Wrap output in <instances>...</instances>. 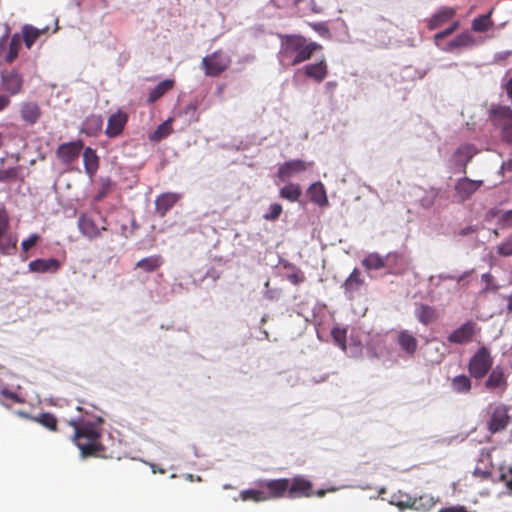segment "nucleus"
Segmentation results:
<instances>
[{"instance_id":"39448f33","label":"nucleus","mask_w":512,"mask_h":512,"mask_svg":"<svg viewBox=\"0 0 512 512\" xmlns=\"http://www.w3.org/2000/svg\"><path fill=\"white\" fill-rule=\"evenodd\" d=\"M231 56L222 49L205 56L201 61V68L206 76L218 77L231 65Z\"/></svg>"},{"instance_id":"473e14b6","label":"nucleus","mask_w":512,"mask_h":512,"mask_svg":"<svg viewBox=\"0 0 512 512\" xmlns=\"http://www.w3.org/2000/svg\"><path fill=\"white\" fill-rule=\"evenodd\" d=\"M22 46V38L21 35L15 33L11 36L8 51L4 56L5 62L11 64L13 63L19 55V51Z\"/></svg>"},{"instance_id":"5701e85b","label":"nucleus","mask_w":512,"mask_h":512,"mask_svg":"<svg viewBox=\"0 0 512 512\" xmlns=\"http://www.w3.org/2000/svg\"><path fill=\"white\" fill-rule=\"evenodd\" d=\"M476 153L477 149L472 144H463L455 151L454 158L457 163L462 165L464 173H466L468 162L474 157Z\"/></svg>"},{"instance_id":"c85d7f7f","label":"nucleus","mask_w":512,"mask_h":512,"mask_svg":"<svg viewBox=\"0 0 512 512\" xmlns=\"http://www.w3.org/2000/svg\"><path fill=\"white\" fill-rule=\"evenodd\" d=\"M83 161L86 173L89 176H93L99 168V157L95 150L90 147L85 148L83 152Z\"/></svg>"},{"instance_id":"412c9836","label":"nucleus","mask_w":512,"mask_h":512,"mask_svg":"<svg viewBox=\"0 0 512 512\" xmlns=\"http://www.w3.org/2000/svg\"><path fill=\"white\" fill-rule=\"evenodd\" d=\"M304 73L308 78H311L318 83L322 82L328 74V68L325 59L323 58L317 63L306 65L304 67Z\"/></svg>"},{"instance_id":"3c124183","label":"nucleus","mask_w":512,"mask_h":512,"mask_svg":"<svg viewBox=\"0 0 512 512\" xmlns=\"http://www.w3.org/2000/svg\"><path fill=\"white\" fill-rule=\"evenodd\" d=\"M110 188H111V181L107 180L106 182L103 183L102 191L99 193L97 199H101L102 197H104Z\"/></svg>"},{"instance_id":"a878e982","label":"nucleus","mask_w":512,"mask_h":512,"mask_svg":"<svg viewBox=\"0 0 512 512\" xmlns=\"http://www.w3.org/2000/svg\"><path fill=\"white\" fill-rule=\"evenodd\" d=\"M103 126V120L99 115H91L82 124L81 132L87 136H97Z\"/></svg>"},{"instance_id":"7ed1b4c3","label":"nucleus","mask_w":512,"mask_h":512,"mask_svg":"<svg viewBox=\"0 0 512 512\" xmlns=\"http://www.w3.org/2000/svg\"><path fill=\"white\" fill-rule=\"evenodd\" d=\"M262 486L270 489L273 496L280 498H309L314 495L313 484L302 475L293 478L272 479L262 483Z\"/></svg>"},{"instance_id":"0eeeda50","label":"nucleus","mask_w":512,"mask_h":512,"mask_svg":"<svg viewBox=\"0 0 512 512\" xmlns=\"http://www.w3.org/2000/svg\"><path fill=\"white\" fill-rule=\"evenodd\" d=\"M494 126L501 130L502 139L512 144V110L510 107L500 106L492 110Z\"/></svg>"},{"instance_id":"58836bf2","label":"nucleus","mask_w":512,"mask_h":512,"mask_svg":"<svg viewBox=\"0 0 512 512\" xmlns=\"http://www.w3.org/2000/svg\"><path fill=\"white\" fill-rule=\"evenodd\" d=\"M171 120H167L160 124L158 128L154 131V133L150 136L152 141H160L161 139L167 137L171 133Z\"/></svg>"},{"instance_id":"a211bd4d","label":"nucleus","mask_w":512,"mask_h":512,"mask_svg":"<svg viewBox=\"0 0 512 512\" xmlns=\"http://www.w3.org/2000/svg\"><path fill=\"white\" fill-rule=\"evenodd\" d=\"M397 344L409 356L414 355L418 348L417 338L408 330H402L398 333Z\"/></svg>"},{"instance_id":"c03bdc74","label":"nucleus","mask_w":512,"mask_h":512,"mask_svg":"<svg viewBox=\"0 0 512 512\" xmlns=\"http://www.w3.org/2000/svg\"><path fill=\"white\" fill-rule=\"evenodd\" d=\"M40 237L39 235L37 234H32L31 236H29L27 239H25L21 246H22V250L24 252H27L28 250H30L33 246L36 245V243L39 241Z\"/></svg>"},{"instance_id":"13d9d810","label":"nucleus","mask_w":512,"mask_h":512,"mask_svg":"<svg viewBox=\"0 0 512 512\" xmlns=\"http://www.w3.org/2000/svg\"><path fill=\"white\" fill-rule=\"evenodd\" d=\"M295 1H296V3H299L301 0H295Z\"/></svg>"},{"instance_id":"c9c22d12","label":"nucleus","mask_w":512,"mask_h":512,"mask_svg":"<svg viewBox=\"0 0 512 512\" xmlns=\"http://www.w3.org/2000/svg\"><path fill=\"white\" fill-rule=\"evenodd\" d=\"M301 194L300 186L293 183H289L280 189V196L290 202L298 201Z\"/></svg>"},{"instance_id":"4c0bfd02","label":"nucleus","mask_w":512,"mask_h":512,"mask_svg":"<svg viewBox=\"0 0 512 512\" xmlns=\"http://www.w3.org/2000/svg\"><path fill=\"white\" fill-rule=\"evenodd\" d=\"M363 266L369 270H378L385 266L384 259L377 253H371L362 261Z\"/></svg>"},{"instance_id":"de8ad7c7","label":"nucleus","mask_w":512,"mask_h":512,"mask_svg":"<svg viewBox=\"0 0 512 512\" xmlns=\"http://www.w3.org/2000/svg\"><path fill=\"white\" fill-rule=\"evenodd\" d=\"M458 27V22H455L453 23L450 27H448L447 29L441 31V32H438L436 35H435V39L436 40H439V39H443L447 36H449L450 34H452Z\"/></svg>"},{"instance_id":"864d4df0","label":"nucleus","mask_w":512,"mask_h":512,"mask_svg":"<svg viewBox=\"0 0 512 512\" xmlns=\"http://www.w3.org/2000/svg\"><path fill=\"white\" fill-rule=\"evenodd\" d=\"M474 232H476V229H475L473 226H467V227H465V228H462V229L458 232V234H459L460 236H466V235L472 234V233H474Z\"/></svg>"},{"instance_id":"09e8293b","label":"nucleus","mask_w":512,"mask_h":512,"mask_svg":"<svg viewBox=\"0 0 512 512\" xmlns=\"http://www.w3.org/2000/svg\"><path fill=\"white\" fill-rule=\"evenodd\" d=\"M287 278L294 285H299L300 283L304 282V280H305V276L302 272H295V273L289 274L287 276Z\"/></svg>"},{"instance_id":"6e6d98bb","label":"nucleus","mask_w":512,"mask_h":512,"mask_svg":"<svg viewBox=\"0 0 512 512\" xmlns=\"http://www.w3.org/2000/svg\"><path fill=\"white\" fill-rule=\"evenodd\" d=\"M326 491L323 490V489H320L318 490L316 493H314V495L318 496V497H323L325 495Z\"/></svg>"},{"instance_id":"b1692460","label":"nucleus","mask_w":512,"mask_h":512,"mask_svg":"<svg viewBox=\"0 0 512 512\" xmlns=\"http://www.w3.org/2000/svg\"><path fill=\"white\" fill-rule=\"evenodd\" d=\"M25 398L17 391L10 390L7 386L0 388V404L6 408H11L13 404H23Z\"/></svg>"},{"instance_id":"ea45409f","label":"nucleus","mask_w":512,"mask_h":512,"mask_svg":"<svg viewBox=\"0 0 512 512\" xmlns=\"http://www.w3.org/2000/svg\"><path fill=\"white\" fill-rule=\"evenodd\" d=\"M474 44V39L469 33H461L453 41L450 42L451 48L467 47Z\"/></svg>"},{"instance_id":"79ce46f5","label":"nucleus","mask_w":512,"mask_h":512,"mask_svg":"<svg viewBox=\"0 0 512 512\" xmlns=\"http://www.w3.org/2000/svg\"><path fill=\"white\" fill-rule=\"evenodd\" d=\"M18 174L17 168L10 167L7 169H1L0 170V182H5L11 179L16 178Z\"/></svg>"},{"instance_id":"a19ab883","label":"nucleus","mask_w":512,"mask_h":512,"mask_svg":"<svg viewBox=\"0 0 512 512\" xmlns=\"http://www.w3.org/2000/svg\"><path fill=\"white\" fill-rule=\"evenodd\" d=\"M282 210V206L279 203H273L269 206V212L266 213L263 217L265 220L275 221L281 215Z\"/></svg>"},{"instance_id":"5fc2aeb1","label":"nucleus","mask_w":512,"mask_h":512,"mask_svg":"<svg viewBox=\"0 0 512 512\" xmlns=\"http://www.w3.org/2000/svg\"><path fill=\"white\" fill-rule=\"evenodd\" d=\"M506 301L508 311L512 312V293L509 296H507Z\"/></svg>"},{"instance_id":"aec40b11","label":"nucleus","mask_w":512,"mask_h":512,"mask_svg":"<svg viewBox=\"0 0 512 512\" xmlns=\"http://www.w3.org/2000/svg\"><path fill=\"white\" fill-rule=\"evenodd\" d=\"M60 268V262L57 259H36L29 263V270L37 273H55Z\"/></svg>"},{"instance_id":"f704fd0d","label":"nucleus","mask_w":512,"mask_h":512,"mask_svg":"<svg viewBox=\"0 0 512 512\" xmlns=\"http://www.w3.org/2000/svg\"><path fill=\"white\" fill-rule=\"evenodd\" d=\"M451 387H452L453 391H455L457 393L467 394L471 391L472 382H471L470 377H468L467 375L461 374V375L455 376L451 380Z\"/></svg>"},{"instance_id":"dca6fc26","label":"nucleus","mask_w":512,"mask_h":512,"mask_svg":"<svg viewBox=\"0 0 512 512\" xmlns=\"http://www.w3.org/2000/svg\"><path fill=\"white\" fill-rule=\"evenodd\" d=\"M180 195L173 192H166L159 195L155 200L156 213L164 217L166 213L173 208V206L179 201Z\"/></svg>"},{"instance_id":"6e6552de","label":"nucleus","mask_w":512,"mask_h":512,"mask_svg":"<svg viewBox=\"0 0 512 512\" xmlns=\"http://www.w3.org/2000/svg\"><path fill=\"white\" fill-rule=\"evenodd\" d=\"M510 407L505 404L496 405L487 421V429L492 434L505 430L510 422Z\"/></svg>"},{"instance_id":"2f4dec72","label":"nucleus","mask_w":512,"mask_h":512,"mask_svg":"<svg viewBox=\"0 0 512 512\" xmlns=\"http://www.w3.org/2000/svg\"><path fill=\"white\" fill-rule=\"evenodd\" d=\"M163 264V259L160 255H152L139 260L135 267L143 270L146 273L156 271Z\"/></svg>"},{"instance_id":"20e7f679","label":"nucleus","mask_w":512,"mask_h":512,"mask_svg":"<svg viewBox=\"0 0 512 512\" xmlns=\"http://www.w3.org/2000/svg\"><path fill=\"white\" fill-rule=\"evenodd\" d=\"M493 363L491 350L482 345L470 357L467 365L468 372L472 378L481 380L490 372Z\"/></svg>"},{"instance_id":"c756f323","label":"nucleus","mask_w":512,"mask_h":512,"mask_svg":"<svg viewBox=\"0 0 512 512\" xmlns=\"http://www.w3.org/2000/svg\"><path fill=\"white\" fill-rule=\"evenodd\" d=\"M311 202L323 206L327 204L326 191L322 183H313L307 190Z\"/></svg>"},{"instance_id":"72a5a7b5","label":"nucleus","mask_w":512,"mask_h":512,"mask_svg":"<svg viewBox=\"0 0 512 512\" xmlns=\"http://www.w3.org/2000/svg\"><path fill=\"white\" fill-rule=\"evenodd\" d=\"M363 283L364 280L361 278L360 272L358 271V269H354L344 282V288L346 293H349L350 297H352L353 293L358 291Z\"/></svg>"},{"instance_id":"4be33fe9","label":"nucleus","mask_w":512,"mask_h":512,"mask_svg":"<svg viewBox=\"0 0 512 512\" xmlns=\"http://www.w3.org/2000/svg\"><path fill=\"white\" fill-rule=\"evenodd\" d=\"M17 414L23 418L30 419L41 424L50 431L57 430V418L51 413L45 412L41 413L39 416H30L26 412L18 411Z\"/></svg>"},{"instance_id":"f3484780","label":"nucleus","mask_w":512,"mask_h":512,"mask_svg":"<svg viewBox=\"0 0 512 512\" xmlns=\"http://www.w3.org/2000/svg\"><path fill=\"white\" fill-rule=\"evenodd\" d=\"M266 480H264L265 482ZM263 481L259 482V486L264 489H248L243 490L240 493V497L243 501H254V502H264L270 499H277L276 496H273L270 489L262 486Z\"/></svg>"},{"instance_id":"2eb2a0df","label":"nucleus","mask_w":512,"mask_h":512,"mask_svg":"<svg viewBox=\"0 0 512 512\" xmlns=\"http://www.w3.org/2000/svg\"><path fill=\"white\" fill-rule=\"evenodd\" d=\"M308 167L309 164H307L303 160H289L280 165V167L278 168L277 175L280 179L285 180L291 178L296 174L306 171Z\"/></svg>"},{"instance_id":"e433bc0d","label":"nucleus","mask_w":512,"mask_h":512,"mask_svg":"<svg viewBox=\"0 0 512 512\" xmlns=\"http://www.w3.org/2000/svg\"><path fill=\"white\" fill-rule=\"evenodd\" d=\"M491 12L485 15H481L477 18H475L472 21V29L475 32H486L488 31L492 26L493 22L490 18Z\"/></svg>"},{"instance_id":"a18cd8bd","label":"nucleus","mask_w":512,"mask_h":512,"mask_svg":"<svg viewBox=\"0 0 512 512\" xmlns=\"http://www.w3.org/2000/svg\"><path fill=\"white\" fill-rule=\"evenodd\" d=\"M499 223L502 228L512 227V210L504 212L499 218Z\"/></svg>"},{"instance_id":"423d86ee","label":"nucleus","mask_w":512,"mask_h":512,"mask_svg":"<svg viewBox=\"0 0 512 512\" xmlns=\"http://www.w3.org/2000/svg\"><path fill=\"white\" fill-rule=\"evenodd\" d=\"M481 333V327L473 320H468L453 330L447 337L451 344L465 345L471 343Z\"/></svg>"},{"instance_id":"7c9ffc66","label":"nucleus","mask_w":512,"mask_h":512,"mask_svg":"<svg viewBox=\"0 0 512 512\" xmlns=\"http://www.w3.org/2000/svg\"><path fill=\"white\" fill-rule=\"evenodd\" d=\"M174 87V80L166 79L158 83L149 93L147 102L152 104L164 96L168 91Z\"/></svg>"},{"instance_id":"1a4fd4ad","label":"nucleus","mask_w":512,"mask_h":512,"mask_svg":"<svg viewBox=\"0 0 512 512\" xmlns=\"http://www.w3.org/2000/svg\"><path fill=\"white\" fill-rule=\"evenodd\" d=\"M484 387L489 392L502 395L508 388V380L504 369L500 366L491 369L484 382Z\"/></svg>"},{"instance_id":"9b49d317","label":"nucleus","mask_w":512,"mask_h":512,"mask_svg":"<svg viewBox=\"0 0 512 512\" xmlns=\"http://www.w3.org/2000/svg\"><path fill=\"white\" fill-rule=\"evenodd\" d=\"M102 225H98L96 221L87 214H81L78 218V228L81 234L88 239H96L100 236L101 231H106V220L102 219Z\"/></svg>"},{"instance_id":"4d7b16f0","label":"nucleus","mask_w":512,"mask_h":512,"mask_svg":"<svg viewBox=\"0 0 512 512\" xmlns=\"http://www.w3.org/2000/svg\"><path fill=\"white\" fill-rule=\"evenodd\" d=\"M3 146V136L2 134L0 133V148H2Z\"/></svg>"},{"instance_id":"37998d69","label":"nucleus","mask_w":512,"mask_h":512,"mask_svg":"<svg viewBox=\"0 0 512 512\" xmlns=\"http://www.w3.org/2000/svg\"><path fill=\"white\" fill-rule=\"evenodd\" d=\"M498 253L502 256L512 255V236L498 246Z\"/></svg>"},{"instance_id":"9d476101","label":"nucleus","mask_w":512,"mask_h":512,"mask_svg":"<svg viewBox=\"0 0 512 512\" xmlns=\"http://www.w3.org/2000/svg\"><path fill=\"white\" fill-rule=\"evenodd\" d=\"M83 146L81 140L63 143L57 148L56 156L64 165H70L79 158Z\"/></svg>"},{"instance_id":"4468645a","label":"nucleus","mask_w":512,"mask_h":512,"mask_svg":"<svg viewBox=\"0 0 512 512\" xmlns=\"http://www.w3.org/2000/svg\"><path fill=\"white\" fill-rule=\"evenodd\" d=\"M1 79L3 89L10 95H17L21 92L23 86V78L18 71L12 70L6 73H2Z\"/></svg>"},{"instance_id":"8fccbe9b","label":"nucleus","mask_w":512,"mask_h":512,"mask_svg":"<svg viewBox=\"0 0 512 512\" xmlns=\"http://www.w3.org/2000/svg\"><path fill=\"white\" fill-rule=\"evenodd\" d=\"M311 27L317 31L320 35H326L329 33V30L328 28L326 27V25L324 23H316V24H312Z\"/></svg>"},{"instance_id":"603ef678","label":"nucleus","mask_w":512,"mask_h":512,"mask_svg":"<svg viewBox=\"0 0 512 512\" xmlns=\"http://www.w3.org/2000/svg\"><path fill=\"white\" fill-rule=\"evenodd\" d=\"M10 104V99L6 95H0V111L8 107Z\"/></svg>"},{"instance_id":"cd10ccee","label":"nucleus","mask_w":512,"mask_h":512,"mask_svg":"<svg viewBox=\"0 0 512 512\" xmlns=\"http://www.w3.org/2000/svg\"><path fill=\"white\" fill-rule=\"evenodd\" d=\"M47 28L38 29L32 25L26 24L22 27V41H24L25 46L30 49L36 40L45 33Z\"/></svg>"},{"instance_id":"6ab92c4d","label":"nucleus","mask_w":512,"mask_h":512,"mask_svg":"<svg viewBox=\"0 0 512 512\" xmlns=\"http://www.w3.org/2000/svg\"><path fill=\"white\" fill-rule=\"evenodd\" d=\"M41 115V108L36 102H25L21 105L20 116L25 123L33 125L40 119Z\"/></svg>"},{"instance_id":"f03ea898","label":"nucleus","mask_w":512,"mask_h":512,"mask_svg":"<svg viewBox=\"0 0 512 512\" xmlns=\"http://www.w3.org/2000/svg\"><path fill=\"white\" fill-rule=\"evenodd\" d=\"M280 41V60L290 66L309 60L316 51L322 49V45L296 34L281 35Z\"/></svg>"},{"instance_id":"49530a36","label":"nucleus","mask_w":512,"mask_h":512,"mask_svg":"<svg viewBox=\"0 0 512 512\" xmlns=\"http://www.w3.org/2000/svg\"><path fill=\"white\" fill-rule=\"evenodd\" d=\"M1 242L4 244L3 249H0L2 253L9 254L10 249H16L17 240L15 238L9 237L7 242L2 240Z\"/></svg>"},{"instance_id":"bb28decb","label":"nucleus","mask_w":512,"mask_h":512,"mask_svg":"<svg viewBox=\"0 0 512 512\" xmlns=\"http://www.w3.org/2000/svg\"><path fill=\"white\" fill-rule=\"evenodd\" d=\"M455 15L452 8L444 7L435 13L428 21V29L434 30L440 27L443 23L449 21Z\"/></svg>"},{"instance_id":"f257e3e1","label":"nucleus","mask_w":512,"mask_h":512,"mask_svg":"<svg viewBox=\"0 0 512 512\" xmlns=\"http://www.w3.org/2000/svg\"><path fill=\"white\" fill-rule=\"evenodd\" d=\"M102 422L101 418L96 421H87L83 418L69 421V425L74 429L72 440L83 457L95 456L105 450L101 443Z\"/></svg>"},{"instance_id":"f8f14e48","label":"nucleus","mask_w":512,"mask_h":512,"mask_svg":"<svg viewBox=\"0 0 512 512\" xmlns=\"http://www.w3.org/2000/svg\"><path fill=\"white\" fill-rule=\"evenodd\" d=\"M128 122V114L122 110L111 114L108 118L105 134L108 138L120 136Z\"/></svg>"},{"instance_id":"393cba45","label":"nucleus","mask_w":512,"mask_h":512,"mask_svg":"<svg viewBox=\"0 0 512 512\" xmlns=\"http://www.w3.org/2000/svg\"><path fill=\"white\" fill-rule=\"evenodd\" d=\"M415 315L420 323L429 325L438 319L437 310L429 305L420 304L415 310Z\"/></svg>"},{"instance_id":"ddd939ff","label":"nucleus","mask_w":512,"mask_h":512,"mask_svg":"<svg viewBox=\"0 0 512 512\" xmlns=\"http://www.w3.org/2000/svg\"><path fill=\"white\" fill-rule=\"evenodd\" d=\"M483 181L461 178L455 185V193L460 201L468 200L481 186Z\"/></svg>"}]
</instances>
